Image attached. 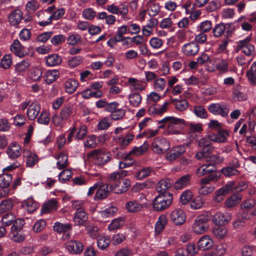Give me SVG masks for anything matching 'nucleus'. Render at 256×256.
Here are the masks:
<instances>
[{"instance_id":"37","label":"nucleus","mask_w":256,"mask_h":256,"mask_svg":"<svg viewBox=\"0 0 256 256\" xmlns=\"http://www.w3.org/2000/svg\"><path fill=\"white\" fill-rule=\"evenodd\" d=\"M58 160L56 166L59 170L65 168L68 165V156L64 152H60L56 157Z\"/></svg>"},{"instance_id":"59","label":"nucleus","mask_w":256,"mask_h":256,"mask_svg":"<svg viewBox=\"0 0 256 256\" xmlns=\"http://www.w3.org/2000/svg\"><path fill=\"white\" fill-rule=\"evenodd\" d=\"M166 82L164 78H158L156 79L154 84V88L157 92L163 90L166 86Z\"/></svg>"},{"instance_id":"44","label":"nucleus","mask_w":256,"mask_h":256,"mask_svg":"<svg viewBox=\"0 0 256 256\" xmlns=\"http://www.w3.org/2000/svg\"><path fill=\"white\" fill-rule=\"evenodd\" d=\"M152 171V168L150 167L143 168L136 172L135 176L138 180H142L148 176Z\"/></svg>"},{"instance_id":"39","label":"nucleus","mask_w":256,"mask_h":256,"mask_svg":"<svg viewBox=\"0 0 256 256\" xmlns=\"http://www.w3.org/2000/svg\"><path fill=\"white\" fill-rule=\"evenodd\" d=\"M226 26L224 23L216 24L212 28V33L216 38L222 36L226 31Z\"/></svg>"},{"instance_id":"2","label":"nucleus","mask_w":256,"mask_h":256,"mask_svg":"<svg viewBox=\"0 0 256 256\" xmlns=\"http://www.w3.org/2000/svg\"><path fill=\"white\" fill-rule=\"evenodd\" d=\"M172 202L171 193L159 194L154 200L153 208L156 211H162L168 208Z\"/></svg>"},{"instance_id":"21","label":"nucleus","mask_w":256,"mask_h":256,"mask_svg":"<svg viewBox=\"0 0 256 256\" xmlns=\"http://www.w3.org/2000/svg\"><path fill=\"white\" fill-rule=\"evenodd\" d=\"M110 184H108L100 186L96 190V192L94 196V200H103L106 198L110 194L109 190H110Z\"/></svg>"},{"instance_id":"53","label":"nucleus","mask_w":256,"mask_h":256,"mask_svg":"<svg viewBox=\"0 0 256 256\" xmlns=\"http://www.w3.org/2000/svg\"><path fill=\"white\" fill-rule=\"evenodd\" d=\"M84 144L86 148H94L98 145L97 137L95 135L88 136L86 140L84 141Z\"/></svg>"},{"instance_id":"15","label":"nucleus","mask_w":256,"mask_h":256,"mask_svg":"<svg viewBox=\"0 0 256 256\" xmlns=\"http://www.w3.org/2000/svg\"><path fill=\"white\" fill-rule=\"evenodd\" d=\"M209 134L212 142L219 143L226 142L227 138L230 136L228 132L224 130H220L216 134Z\"/></svg>"},{"instance_id":"52","label":"nucleus","mask_w":256,"mask_h":256,"mask_svg":"<svg viewBox=\"0 0 256 256\" xmlns=\"http://www.w3.org/2000/svg\"><path fill=\"white\" fill-rule=\"evenodd\" d=\"M232 99L234 102L244 101L247 99V96L239 90L234 88L232 92Z\"/></svg>"},{"instance_id":"16","label":"nucleus","mask_w":256,"mask_h":256,"mask_svg":"<svg viewBox=\"0 0 256 256\" xmlns=\"http://www.w3.org/2000/svg\"><path fill=\"white\" fill-rule=\"evenodd\" d=\"M172 182L169 178H164L160 180L156 186V190L160 194L170 193L167 190L172 187Z\"/></svg>"},{"instance_id":"58","label":"nucleus","mask_w":256,"mask_h":256,"mask_svg":"<svg viewBox=\"0 0 256 256\" xmlns=\"http://www.w3.org/2000/svg\"><path fill=\"white\" fill-rule=\"evenodd\" d=\"M118 212L117 208L110 206L100 212V216L103 218H110L114 216Z\"/></svg>"},{"instance_id":"29","label":"nucleus","mask_w":256,"mask_h":256,"mask_svg":"<svg viewBox=\"0 0 256 256\" xmlns=\"http://www.w3.org/2000/svg\"><path fill=\"white\" fill-rule=\"evenodd\" d=\"M191 176L190 174H186L179 178L174 183V188L176 190H180L190 183Z\"/></svg>"},{"instance_id":"22","label":"nucleus","mask_w":256,"mask_h":256,"mask_svg":"<svg viewBox=\"0 0 256 256\" xmlns=\"http://www.w3.org/2000/svg\"><path fill=\"white\" fill-rule=\"evenodd\" d=\"M11 51L16 56L22 58L24 56L26 51L24 48L22 46L18 40H15L10 47Z\"/></svg>"},{"instance_id":"17","label":"nucleus","mask_w":256,"mask_h":256,"mask_svg":"<svg viewBox=\"0 0 256 256\" xmlns=\"http://www.w3.org/2000/svg\"><path fill=\"white\" fill-rule=\"evenodd\" d=\"M40 106L36 102H32L28 106L27 110V116L30 120H34L40 112Z\"/></svg>"},{"instance_id":"36","label":"nucleus","mask_w":256,"mask_h":256,"mask_svg":"<svg viewBox=\"0 0 256 256\" xmlns=\"http://www.w3.org/2000/svg\"><path fill=\"white\" fill-rule=\"evenodd\" d=\"M235 182L234 181H230L222 187L216 190V194L219 196H224L230 192H234L233 191L234 186Z\"/></svg>"},{"instance_id":"1","label":"nucleus","mask_w":256,"mask_h":256,"mask_svg":"<svg viewBox=\"0 0 256 256\" xmlns=\"http://www.w3.org/2000/svg\"><path fill=\"white\" fill-rule=\"evenodd\" d=\"M166 123V134H180L185 127L186 122L184 119L174 116H166L158 121V124Z\"/></svg>"},{"instance_id":"64","label":"nucleus","mask_w":256,"mask_h":256,"mask_svg":"<svg viewBox=\"0 0 256 256\" xmlns=\"http://www.w3.org/2000/svg\"><path fill=\"white\" fill-rule=\"evenodd\" d=\"M212 28V23L210 20H205L202 22L198 26L199 30L202 32H208Z\"/></svg>"},{"instance_id":"47","label":"nucleus","mask_w":256,"mask_h":256,"mask_svg":"<svg viewBox=\"0 0 256 256\" xmlns=\"http://www.w3.org/2000/svg\"><path fill=\"white\" fill-rule=\"evenodd\" d=\"M12 182V175L10 174L4 173L0 176V186L8 188Z\"/></svg>"},{"instance_id":"31","label":"nucleus","mask_w":256,"mask_h":256,"mask_svg":"<svg viewBox=\"0 0 256 256\" xmlns=\"http://www.w3.org/2000/svg\"><path fill=\"white\" fill-rule=\"evenodd\" d=\"M58 208V202L55 199H51L45 202L42 206V212L48 213L56 210Z\"/></svg>"},{"instance_id":"7","label":"nucleus","mask_w":256,"mask_h":256,"mask_svg":"<svg viewBox=\"0 0 256 256\" xmlns=\"http://www.w3.org/2000/svg\"><path fill=\"white\" fill-rule=\"evenodd\" d=\"M90 155L94 158L98 164L102 165L108 162L112 158L111 154L102 149L95 150L91 152Z\"/></svg>"},{"instance_id":"8","label":"nucleus","mask_w":256,"mask_h":256,"mask_svg":"<svg viewBox=\"0 0 256 256\" xmlns=\"http://www.w3.org/2000/svg\"><path fill=\"white\" fill-rule=\"evenodd\" d=\"M130 186V180L127 178L122 179L118 182H114L110 185V191L115 194H120L128 190Z\"/></svg>"},{"instance_id":"6","label":"nucleus","mask_w":256,"mask_h":256,"mask_svg":"<svg viewBox=\"0 0 256 256\" xmlns=\"http://www.w3.org/2000/svg\"><path fill=\"white\" fill-rule=\"evenodd\" d=\"M250 38L246 37L243 40H239L236 42V51L241 50L242 52L247 56L252 55L255 52V48L253 44L250 43Z\"/></svg>"},{"instance_id":"3","label":"nucleus","mask_w":256,"mask_h":256,"mask_svg":"<svg viewBox=\"0 0 256 256\" xmlns=\"http://www.w3.org/2000/svg\"><path fill=\"white\" fill-rule=\"evenodd\" d=\"M208 228V218L203 214L199 215L196 218L192 227V232L196 234L205 232Z\"/></svg>"},{"instance_id":"20","label":"nucleus","mask_w":256,"mask_h":256,"mask_svg":"<svg viewBox=\"0 0 256 256\" xmlns=\"http://www.w3.org/2000/svg\"><path fill=\"white\" fill-rule=\"evenodd\" d=\"M7 154L11 159L18 158L21 154L20 146L16 143L10 144L7 149Z\"/></svg>"},{"instance_id":"46","label":"nucleus","mask_w":256,"mask_h":256,"mask_svg":"<svg viewBox=\"0 0 256 256\" xmlns=\"http://www.w3.org/2000/svg\"><path fill=\"white\" fill-rule=\"evenodd\" d=\"M13 206L14 202L12 198L4 200L0 204V212H4L10 210Z\"/></svg>"},{"instance_id":"5","label":"nucleus","mask_w":256,"mask_h":256,"mask_svg":"<svg viewBox=\"0 0 256 256\" xmlns=\"http://www.w3.org/2000/svg\"><path fill=\"white\" fill-rule=\"evenodd\" d=\"M208 111L214 115H220L222 117L228 116L229 112V106L224 102L212 104L208 106Z\"/></svg>"},{"instance_id":"48","label":"nucleus","mask_w":256,"mask_h":256,"mask_svg":"<svg viewBox=\"0 0 256 256\" xmlns=\"http://www.w3.org/2000/svg\"><path fill=\"white\" fill-rule=\"evenodd\" d=\"M87 132L88 130L86 126L82 124L78 126V125H76V130L74 138L77 140H82L86 136Z\"/></svg>"},{"instance_id":"50","label":"nucleus","mask_w":256,"mask_h":256,"mask_svg":"<svg viewBox=\"0 0 256 256\" xmlns=\"http://www.w3.org/2000/svg\"><path fill=\"white\" fill-rule=\"evenodd\" d=\"M30 65V64L29 60H24L16 65V72L20 74L29 68Z\"/></svg>"},{"instance_id":"45","label":"nucleus","mask_w":256,"mask_h":256,"mask_svg":"<svg viewBox=\"0 0 256 256\" xmlns=\"http://www.w3.org/2000/svg\"><path fill=\"white\" fill-rule=\"evenodd\" d=\"M192 112L198 118H206L208 114L206 108L202 106L198 105L194 107Z\"/></svg>"},{"instance_id":"61","label":"nucleus","mask_w":256,"mask_h":256,"mask_svg":"<svg viewBox=\"0 0 256 256\" xmlns=\"http://www.w3.org/2000/svg\"><path fill=\"white\" fill-rule=\"evenodd\" d=\"M84 58L82 56H76L70 58L68 60V66L74 68L80 65L83 62Z\"/></svg>"},{"instance_id":"32","label":"nucleus","mask_w":256,"mask_h":256,"mask_svg":"<svg viewBox=\"0 0 256 256\" xmlns=\"http://www.w3.org/2000/svg\"><path fill=\"white\" fill-rule=\"evenodd\" d=\"M242 199V196L240 194H233L226 200L225 206L228 208L234 207L240 202Z\"/></svg>"},{"instance_id":"28","label":"nucleus","mask_w":256,"mask_h":256,"mask_svg":"<svg viewBox=\"0 0 256 256\" xmlns=\"http://www.w3.org/2000/svg\"><path fill=\"white\" fill-rule=\"evenodd\" d=\"M256 206V200L254 199H248L243 202L240 204V208L242 210V216L243 218L244 215L246 216L247 214H250L248 212V210H251Z\"/></svg>"},{"instance_id":"40","label":"nucleus","mask_w":256,"mask_h":256,"mask_svg":"<svg viewBox=\"0 0 256 256\" xmlns=\"http://www.w3.org/2000/svg\"><path fill=\"white\" fill-rule=\"evenodd\" d=\"M125 218L120 217L113 220L108 226L109 230H114L120 228L124 224Z\"/></svg>"},{"instance_id":"14","label":"nucleus","mask_w":256,"mask_h":256,"mask_svg":"<svg viewBox=\"0 0 256 256\" xmlns=\"http://www.w3.org/2000/svg\"><path fill=\"white\" fill-rule=\"evenodd\" d=\"M125 209L130 213H136L142 210L143 204L139 200H132L127 201L124 204Z\"/></svg>"},{"instance_id":"12","label":"nucleus","mask_w":256,"mask_h":256,"mask_svg":"<svg viewBox=\"0 0 256 256\" xmlns=\"http://www.w3.org/2000/svg\"><path fill=\"white\" fill-rule=\"evenodd\" d=\"M213 245V240L208 235H204L201 237L196 244L197 248L202 251L211 249Z\"/></svg>"},{"instance_id":"34","label":"nucleus","mask_w":256,"mask_h":256,"mask_svg":"<svg viewBox=\"0 0 256 256\" xmlns=\"http://www.w3.org/2000/svg\"><path fill=\"white\" fill-rule=\"evenodd\" d=\"M148 10V14L150 16L157 15L160 12V6L158 3L154 2L152 0H150L147 2Z\"/></svg>"},{"instance_id":"57","label":"nucleus","mask_w":256,"mask_h":256,"mask_svg":"<svg viewBox=\"0 0 256 256\" xmlns=\"http://www.w3.org/2000/svg\"><path fill=\"white\" fill-rule=\"evenodd\" d=\"M99 228L93 224H90L86 228L87 233L92 238H98L99 234Z\"/></svg>"},{"instance_id":"27","label":"nucleus","mask_w":256,"mask_h":256,"mask_svg":"<svg viewBox=\"0 0 256 256\" xmlns=\"http://www.w3.org/2000/svg\"><path fill=\"white\" fill-rule=\"evenodd\" d=\"M22 206L29 213H32L37 209L38 204L32 198H29L22 202Z\"/></svg>"},{"instance_id":"51","label":"nucleus","mask_w":256,"mask_h":256,"mask_svg":"<svg viewBox=\"0 0 256 256\" xmlns=\"http://www.w3.org/2000/svg\"><path fill=\"white\" fill-rule=\"evenodd\" d=\"M172 102L174 104L176 108L179 111H184L188 107V102L186 100L173 99Z\"/></svg>"},{"instance_id":"4","label":"nucleus","mask_w":256,"mask_h":256,"mask_svg":"<svg viewBox=\"0 0 256 256\" xmlns=\"http://www.w3.org/2000/svg\"><path fill=\"white\" fill-rule=\"evenodd\" d=\"M151 147L154 153L162 154L165 153L170 148V144L165 138L157 137L153 140Z\"/></svg>"},{"instance_id":"18","label":"nucleus","mask_w":256,"mask_h":256,"mask_svg":"<svg viewBox=\"0 0 256 256\" xmlns=\"http://www.w3.org/2000/svg\"><path fill=\"white\" fill-rule=\"evenodd\" d=\"M231 219L230 216L221 212H218L213 216L212 220L217 226L224 225L228 223Z\"/></svg>"},{"instance_id":"63","label":"nucleus","mask_w":256,"mask_h":256,"mask_svg":"<svg viewBox=\"0 0 256 256\" xmlns=\"http://www.w3.org/2000/svg\"><path fill=\"white\" fill-rule=\"evenodd\" d=\"M50 116L49 113L46 111H42L38 118V122L45 125L48 124L50 121Z\"/></svg>"},{"instance_id":"23","label":"nucleus","mask_w":256,"mask_h":256,"mask_svg":"<svg viewBox=\"0 0 256 256\" xmlns=\"http://www.w3.org/2000/svg\"><path fill=\"white\" fill-rule=\"evenodd\" d=\"M128 174V172L124 170H120L118 172H114L112 173L109 174L108 176V182H118L122 180V179H124L125 177Z\"/></svg>"},{"instance_id":"11","label":"nucleus","mask_w":256,"mask_h":256,"mask_svg":"<svg viewBox=\"0 0 256 256\" xmlns=\"http://www.w3.org/2000/svg\"><path fill=\"white\" fill-rule=\"evenodd\" d=\"M53 229L54 232H57L64 233L63 238L66 240L70 236L72 225L70 224H62L60 222H56L53 226Z\"/></svg>"},{"instance_id":"55","label":"nucleus","mask_w":256,"mask_h":256,"mask_svg":"<svg viewBox=\"0 0 256 256\" xmlns=\"http://www.w3.org/2000/svg\"><path fill=\"white\" fill-rule=\"evenodd\" d=\"M212 233L217 239L222 240L228 234L227 230L223 227H218L214 228Z\"/></svg>"},{"instance_id":"43","label":"nucleus","mask_w":256,"mask_h":256,"mask_svg":"<svg viewBox=\"0 0 256 256\" xmlns=\"http://www.w3.org/2000/svg\"><path fill=\"white\" fill-rule=\"evenodd\" d=\"M221 172L226 177H232L237 176L240 174V172L238 170L227 166L222 168Z\"/></svg>"},{"instance_id":"33","label":"nucleus","mask_w":256,"mask_h":256,"mask_svg":"<svg viewBox=\"0 0 256 256\" xmlns=\"http://www.w3.org/2000/svg\"><path fill=\"white\" fill-rule=\"evenodd\" d=\"M78 84L77 80L72 78L68 79L64 84L65 90L67 93L72 94L76 90Z\"/></svg>"},{"instance_id":"49","label":"nucleus","mask_w":256,"mask_h":256,"mask_svg":"<svg viewBox=\"0 0 256 256\" xmlns=\"http://www.w3.org/2000/svg\"><path fill=\"white\" fill-rule=\"evenodd\" d=\"M59 72L58 70H49L46 74V81L47 83L51 84L55 81L59 76Z\"/></svg>"},{"instance_id":"38","label":"nucleus","mask_w":256,"mask_h":256,"mask_svg":"<svg viewBox=\"0 0 256 256\" xmlns=\"http://www.w3.org/2000/svg\"><path fill=\"white\" fill-rule=\"evenodd\" d=\"M185 126L190 133H200L203 130L202 124L200 123L186 122Z\"/></svg>"},{"instance_id":"35","label":"nucleus","mask_w":256,"mask_h":256,"mask_svg":"<svg viewBox=\"0 0 256 256\" xmlns=\"http://www.w3.org/2000/svg\"><path fill=\"white\" fill-rule=\"evenodd\" d=\"M168 223V218L164 214L160 215L155 224V231L156 234H160L164 228Z\"/></svg>"},{"instance_id":"30","label":"nucleus","mask_w":256,"mask_h":256,"mask_svg":"<svg viewBox=\"0 0 256 256\" xmlns=\"http://www.w3.org/2000/svg\"><path fill=\"white\" fill-rule=\"evenodd\" d=\"M62 61V58L56 54H51L46 58V64L48 66H59Z\"/></svg>"},{"instance_id":"26","label":"nucleus","mask_w":256,"mask_h":256,"mask_svg":"<svg viewBox=\"0 0 256 256\" xmlns=\"http://www.w3.org/2000/svg\"><path fill=\"white\" fill-rule=\"evenodd\" d=\"M88 214L85 210L76 212L74 217V222L76 225H82L88 220Z\"/></svg>"},{"instance_id":"42","label":"nucleus","mask_w":256,"mask_h":256,"mask_svg":"<svg viewBox=\"0 0 256 256\" xmlns=\"http://www.w3.org/2000/svg\"><path fill=\"white\" fill-rule=\"evenodd\" d=\"M110 238L107 236H100L98 237L97 245L100 250L106 248L110 244Z\"/></svg>"},{"instance_id":"13","label":"nucleus","mask_w":256,"mask_h":256,"mask_svg":"<svg viewBox=\"0 0 256 256\" xmlns=\"http://www.w3.org/2000/svg\"><path fill=\"white\" fill-rule=\"evenodd\" d=\"M186 151L184 146H178L172 148L166 154V158L169 161H173L178 158Z\"/></svg>"},{"instance_id":"54","label":"nucleus","mask_w":256,"mask_h":256,"mask_svg":"<svg viewBox=\"0 0 256 256\" xmlns=\"http://www.w3.org/2000/svg\"><path fill=\"white\" fill-rule=\"evenodd\" d=\"M129 102L132 106H138L142 102V96L138 93H133L128 96Z\"/></svg>"},{"instance_id":"56","label":"nucleus","mask_w":256,"mask_h":256,"mask_svg":"<svg viewBox=\"0 0 256 256\" xmlns=\"http://www.w3.org/2000/svg\"><path fill=\"white\" fill-rule=\"evenodd\" d=\"M42 70L39 68L34 67L30 70V78L34 81L40 80L42 76Z\"/></svg>"},{"instance_id":"41","label":"nucleus","mask_w":256,"mask_h":256,"mask_svg":"<svg viewBox=\"0 0 256 256\" xmlns=\"http://www.w3.org/2000/svg\"><path fill=\"white\" fill-rule=\"evenodd\" d=\"M228 60L220 59L216 64V69L221 73H226L228 72Z\"/></svg>"},{"instance_id":"25","label":"nucleus","mask_w":256,"mask_h":256,"mask_svg":"<svg viewBox=\"0 0 256 256\" xmlns=\"http://www.w3.org/2000/svg\"><path fill=\"white\" fill-rule=\"evenodd\" d=\"M22 18V12L21 10H16L9 14L8 20L10 24L15 26L18 24Z\"/></svg>"},{"instance_id":"9","label":"nucleus","mask_w":256,"mask_h":256,"mask_svg":"<svg viewBox=\"0 0 256 256\" xmlns=\"http://www.w3.org/2000/svg\"><path fill=\"white\" fill-rule=\"evenodd\" d=\"M182 52L186 56H196L200 50L198 44L192 41L184 44L182 48Z\"/></svg>"},{"instance_id":"24","label":"nucleus","mask_w":256,"mask_h":256,"mask_svg":"<svg viewBox=\"0 0 256 256\" xmlns=\"http://www.w3.org/2000/svg\"><path fill=\"white\" fill-rule=\"evenodd\" d=\"M215 171V168L212 164H205L200 166L196 171L198 176L200 177Z\"/></svg>"},{"instance_id":"19","label":"nucleus","mask_w":256,"mask_h":256,"mask_svg":"<svg viewBox=\"0 0 256 256\" xmlns=\"http://www.w3.org/2000/svg\"><path fill=\"white\" fill-rule=\"evenodd\" d=\"M66 248L72 253L79 254L83 250V244L78 241L72 240L67 242Z\"/></svg>"},{"instance_id":"60","label":"nucleus","mask_w":256,"mask_h":256,"mask_svg":"<svg viewBox=\"0 0 256 256\" xmlns=\"http://www.w3.org/2000/svg\"><path fill=\"white\" fill-rule=\"evenodd\" d=\"M72 172L70 170H64L61 172L58 175V180L60 182L64 183L72 177Z\"/></svg>"},{"instance_id":"62","label":"nucleus","mask_w":256,"mask_h":256,"mask_svg":"<svg viewBox=\"0 0 256 256\" xmlns=\"http://www.w3.org/2000/svg\"><path fill=\"white\" fill-rule=\"evenodd\" d=\"M15 220V216L12 213L5 214L2 219V222L4 226L11 225Z\"/></svg>"},{"instance_id":"10","label":"nucleus","mask_w":256,"mask_h":256,"mask_svg":"<svg viewBox=\"0 0 256 256\" xmlns=\"http://www.w3.org/2000/svg\"><path fill=\"white\" fill-rule=\"evenodd\" d=\"M170 220L176 225L180 226L183 224L186 220L184 211L177 208L173 210L170 216Z\"/></svg>"}]
</instances>
